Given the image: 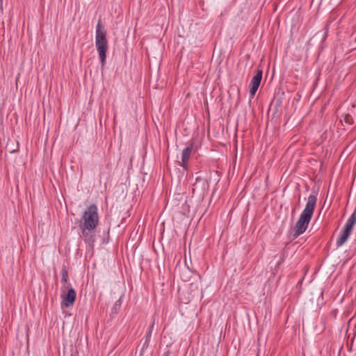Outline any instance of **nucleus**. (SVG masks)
Wrapping results in <instances>:
<instances>
[{"label":"nucleus","mask_w":356,"mask_h":356,"mask_svg":"<svg viewBox=\"0 0 356 356\" xmlns=\"http://www.w3.org/2000/svg\"><path fill=\"white\" fill-rule=\"evenodd\" d=\"M316 202L317 197L316 195H310L308 197L305 207L300 213V216L294 227V235L296 236H300L306 231L312 218Z\"/></svg>","instance_id":"f257e3e1"},{"label":"nucleus","mask_w":356,"mask_h":356,"mask_svg":"<svg viewBox=\"0 0 356 356\" xmlns=\"http://www.w3.org/2000/svg\"><path fill=\"white\" fill-rule=\"evenodd\" d=\"M343 120L348 124H352L353 123V117L350 114H346L343 116Z\"/></svg>","instance_id":"9d476101"},{"label":"nucleus","mask_w":356,"mask_h":356,"mask_svg":"<svg viewBox=\"0 0 356 356\" xmlns=\"http://www.w3.org/2000/svg\"><path fill=\"white\" fill-rule=\"evenodd\" d=\"M147 332H149V333L152 334V330H150V329H149V330H148V331H147Z\"/></svg>","instance_id":"2eb2a0df"},{"label":"nucleus","mask_w":356,"mask_h":356,"mask_svg":"<svg viewBox=\"0 0 356 356\" xmlns=\"http://www.w3.org/2000/svg\"><path fill=\"white\" fill-rule=\"evenodd\" d=\"M61 281L65 284L67 282V272L65 269L62 270Z\"/></svg>","instance_id":"9b49d317"},{"label":"nucleus","mask_w":356,"mask_h":356,"mask_svg":"<svg viewBox=\"0 0 356 356\" xmlns=\"http://www.w3.org/2000/svg\"><path fill=\"white\" fill-rule=\"evenodd\" d=\"M263 72L261 70H259L257 72V74L252 77L250 82V95L251 98H253L258 88L261 83V81L262 79Z\"/></svg>","instance_id":"39448f33"},{"label":"nucleus","mask_w":356,"mask_h":356,"mask_svg":"<svg viewBox=\"0 0 356 356\" xmlns=\"http://www.w3.org/2000/svg\"><path fill=\"white\" fill-rule=\"evenodd\" d=\"M195 153L193 149V144L191 143L187 147L184 148L181 153V161L179 162V165L183 167L184 170L188 169V161L193 154Z\"/></svg>","instance_id":"20e7f679"},{"label":"nucleus","mask_w":356,"mask_h":356,"mask_svg":"<svg viewBox=\"0 0 356 356\" xmlns=\"http://www.w3.org/2000/svg\"><path fill=\"white\" fill-rule=\"evenodd\" d=\"M356 223V212L355 211L347 220L345 227L346 229L352 231L353 226Z\"/></svg>","instance_id":"1a4fd4ad"},{"label":"nucleus","mask_w":356,"mask_h":356,"mask_svg":"<svg viewBox=\"0 0 356 356\" xmlns=\"http://www.w3.org/2000/svg\"><path fill=\"white\" fill-rule=\"evenodd\" d=\"M99 225V215L96 204L88 206L80 220L79 227H86L89 229H95Z\"/></svg>","instance_id":"7ed1b4c3"},{"label":"nucleus","mask_w":356,"mask_h":356,"mask_svg":"<svg viewBox=\"0 0 356 356\" xmlns=\"http://www.w3.org/2000/svg\"><path fill=\"white\" fill-rule=\"evenodd\" d=\"M95 46L99 56L101 64L104 66L106 63L108 45L106 39V32L102 26L100 20H99L96 28Z\"/></svg>","instance_id":"f03ea898"},{"label":"nucleus","mask_w":356,"mask_h":356,"mask_svg":"<svg viewBox=\"0 0 356 356\" xmlns=\"http://www.w3.org/2000/svg\"><path fill=\"white\" fill-rule=\"evenodd\" d=\"M350 233H351L350 230H348V229H346V227H344L341 234H340L339 237L338 238V239L337 241V246L341 247V245H343L346 243L347 239L348 238Z\"/></svg>","instance_id":"6e6552de"},{"label":"nucleus","mask_w":356,"mask_h":356,"mask_svg":"<svg viewBox=\"0 0 356 356\" xmlns=\"http://www.w3.org/2000/svg\"><path fill=\"white\" fill-rule=\"evenodd\" d=\"M81 230V236L83 240L90 245H92L95 242V230L89 229L86 227H80Z\"/></svg>","instance_id":"423d86ee"},{"label":"nucleus","mask_w":356,"mask_h":356,"mask_svg":"<svg viewBox=\"0 0 356 356\" xmlns=\"http://www.w3.org/2000/svg\"><path fill=\"white\" fill-rule=\"evenodd\" d=\"M151 335H152V334L147 332V334H146V341H149V339L151 338Z\"/></svg>","instance_id":"ddd939ff"},{"label":"nucleus","mask_w":356,"mask_h":356,"mask_svg":"<svg viewBox=\"0 0 356 356\" xmlns=\"http://www.w3.org/2000/svg\"><path fill=\"white\" fill-rule=\"evenodd\" d=\"M154 320H153V322H152V325L149 326V329L152 330L154 328Z\"/></svg>","instance_id":"4468645a"},{"label":"nucleus","mask_w":356,"mask_h":356,"mask_svg":"<svg viewBox=\"0 0 356 356\" xmlns=\"http://www.w3.org/2000/svg\"><path fill=\"white\" fill-rule=\"evenodd\" d=\"M351 326H356V318H352L351 319L349 320L348 329L350 330L351 328Z\"/></svg>","instance_id":"f8f14e48"},{"label":"nucleus","mask_w":356,"mask_h":356,"mask_svg":"<svg viewBox=\"0 0 356 356\" xmlns=\"http://www.w3.org/2000/svg\"><path fill=\"white\" fill-rule=\"evenodd\" d=\"M76 291L74 289L70 288L67 294L64 296L63 302L65 307H68L73 305L76 298Z\"/></svg>","instance_id":"0eeeda50"}]
</instances>
